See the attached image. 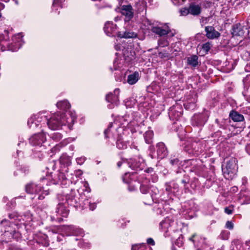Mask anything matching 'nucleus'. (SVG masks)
I'll return each instance as SVG.
<instances>
[{
  "instance_id": "nucleus-45",
  "label": "nucleus",
  "mask_w": 250,
  "mask_h": 250,
  "mask_svg": "<svg viewBox=\"0 0 250 250\" xmlns=\"http://www.w3.org/2000/svg\"><path fill=\"white\" fill-rule=\"evenodd\" d=\"M158 44L161 47H164L167 46L169 44V42L167 40L162 39L158 41Z\"/></svg>"
},
{
  "instance_id": "nucleus-32",
  "label": "nucleus",
  "mask_w": 250,
  "mask_h": 250,
  "mask_svg": "<svg viewBox=\"0 0 250 250\" xmlns=\"http://www.w3.org/2000/svg\"><path fill=\"white\" fill-rule=\"evenodd\" d=\"M29 172V169L27 167L21 166L14 172L15 175L25 176Z\"/></svg>"
},
{
  "instance_id": "nucleus-55",
  "label": "nucleus",
  "mask_w": 250,
  "mask_h": 250,
  "mask_svg": "<svg viewBox=\"0 0 250 250\" xmlns=\"http://www.w3.org/2000/svg\"><path fill=\"white\" fill-rule=\"evenodd\" d=\"M61 3L62 0H54L52 4V7L54 8L56 6L58 5H60V6L62 7Z\"/></svg>"
},
{
  "instance_id": "nucleus-31",
  "label": "nucleus",
  "mask_w": 250,
  "mask_h": 250,
  "mask_svg": "<svg viewBox=\"0 0 250 250\" xmlns=\"http://www.w3.org/2000/svg\"><path fill=\"white\" fill-rule=\"evenodd\" d=\"M229 116L234 122H241L244 120V117L243 115L238 112L232 111L229 114Z\"/></svg>"
},
{
  "instance_id": "nucleus-64",
  "label": "nucleus",
  "mask_w": 250,
  "mask_h": 250,
  "mask_svg": "<svg viewBox=\"0 0 250 250\" xmlns=\"http://www.w3.org/2000/svg\"><path fill=\"white\" fill-rule=\"evenodd\" d=\"M83 247H85V248H88L89 247H90V243H89V242H84V244H83Z\"/></svg>"
},
{
  "instance_id": "nucleus-61",
  "label": "nucleus",
  "mask_w": 250,
  "mask_h": 250,
  "mask_svg": "<svg viewBox=\"0 0 250 250\" xmlns=\"http://www.w3.org/2000/svg\"><path fill=\"white\" fill-rule=\"evenodd\" d=\"M67 228L69 230H70L71 231V233L75 234L74 231L76 229L75 226L72 225L69 226L67 227Z\"/></svg>"
},
{
  "instance_id": "nucleus-41",
  "label": "nucleus",
  "mask_w": 250,
  "mask_h": 250,
  "mask_svg": "<svg viewBox=\"0 0 250 250\" xmlns=\"http://www.w3.org/2000/svg\"><path fill=\"white\" fill-rule=\"evenodd\" d=\"M211 44L209 42L204 43L202 45V49L205 53H208L211 48Z\"/></svg>"
},
{
  "instance_id": "nucleus-17",
  "label": "nucleus",
  "mask_w": 250,
  "mask_h": 250,
  "mask_svg": "<svg viewBox=\"0 0 250 250\" xmlns=\"http://www.w3.org/2000/svg\"><path fill=\"white\" fill-rule=\"evenodd\" d=\"M199 144L197 142H193L190 144L186 145L185 147V151L192 155H198L201 152L199 148Z\"/></svg>"
},
{
  "instance_id": "nucleus-46",
  "label": "nucleus",
  "mask_w": 250,
  "mask_h": 250,
  "mask_svg": "<svg viewBox=\"0 0 250 250\" xmlns=\"http://www.w3.org/2000/svg\"><path fill=\"white\" fill-rule=\"evenodd\" d=\"M86 204H89V209L91 210H94L96 207H97V205H96V204L95 203H91L90 202H89L88 200H86L84 201V205H86Z\"/></svg>"
},
{
  "instance_id": "nucleus-33",
  "label": "nucleus",
  "mask_w": 250,
  "mask_h": 250,
  "mask_svg": "<svg viewBox=\"0 0 250 250\" xmlns=\"http://www.w3.org/2000/svg\"><path fill=\"white\" fill-rule=\"evenodd\" d=\"M118 36L120 38H133L137 37V34L134 32L125 31L119 32L118 33Z\"/></svg>"
},
{
  "instance_id": "nucleus-34",
  "label": "nucleus",
  "mask_w": 250,
  "mask_h": 250,
  "mask_svg": "<svg viewBox=\"0 0 250 250\" xmlns=\"http://www.w3.org/2000/svg\"><path fill=\"white\" fill-rule=\"evenodd\" d=\"M60 162L64 167H68L71 164L70 158L66 155H62L60 158ZM65 168V167H64Z\"/></svg>"
},
{
  "instance_id": "nucleus-40",
  "label": "nucleus",
  "mask_w": 250,
  "mask_h": 250,
  "mask_svg": "<svg viewBox=\"0 0 250 250\" xmlns=\"http://www.w3.org/2000/svg\"><path fill=\"white\" fill-rule=\"evenodd\" d=\"M165 190L168 193H170L173 192L172 188V185L171 182H167L165 184Z\"/></svg>"
},
{
  "instance_id": "nucleus-59",
  "label": "nucleus",
  "mask_w": 250,
  "mask_h": 250,
  "mask_svg": "<svg viewBox=\"0 0 250 250\" xmlns=\"http://www.w3.org/2000/svg\"><path fill=\"white\" fill-rule=\"evenodd\" d=\"M147 244L151 246L155 245V242L154 240L151 238H149L146 240Z\"/></svg>"
},
{
  "instance_id": "nucleus-16",
  "label": "nucleus",
  "mask_w": 250,
  "mask_h": 250,
  "mask_svg": "<svg viewBox=\"0 0 250 250\" xmlns=\"http://www.w3.org/2000/svg\"><path fill=\"white\" fill-rule=\"evenodd\" d=\"M127 165L131 169L136 170H142L144 166L143 163V159L140 158L129 159L127 161Z\"/></svg>"
},
{
  "instance_id": "nucleus-44",
  "label": "nucleus",
  "mask_w": 250,
  "mask_h": 250,
  "mask_svg": "<svg viewBox=\"0 0 250 250\" xmlns=\"http://www.w3.org/2000/svg\"><path fill=\"white\" fill-rule=\"evenodd\" d=\"M243 82L245 87H249L250 85V76L248 75L244 78Z\"/></svg>"
},
{
  "instance_id": "nucleus-50",
  "label": "nucleus",
  "mask_w": 250,
  "mask_h": 250,
  "mask_svg": "<svg viewBox=\"0 0 250 250\" xmlns=\"http://www.w3.org/2000/svg\"><path fill=\"white\" fill-rule=\"evenodd\" d=\"M112 126H113V123H110L108 125L107 128L104 130V134L105 137L106 138L108 137V134H109V133L110 131V128H111L112 127Z\"/></svg>"
},
{
  "instance_id": "nucleus-25",
  "label": "nucleus",
  "mask_w": 250,
  "mask_h": 250,
  "mask_svg": "<svg viewBox=\"0 0 250 250\" xmlns=\"http://www.w3.org/2000/svg\"><path fill=\"white\" fill-rule=\"evenodd\" d=\"M140 78L139 74L135 71L133 73L129 74L127 76V82L130 85H133L136 83Z\"/></svg>"
},
{
  "instance_id": "nucleus-14",
  "label": "nucleus",
  "mask_w": 250,
  "mask_h": 250,
  "mask_svg": "<svg viewBox=\"0 0 250 250\" xmlns=\"http://www.w3.org/2000/svg\"><path fill=\"white\" fill-rule=\"evenodd\" d=\"M182 112L183 109L181 106L176 104L170 107L168 116L170 120H178L182 116Z\"/></svg>"
},
{
  "instance_id": "nucleus-30",
  "label": "nucleus",
  "mask_w": 250,
  "mask_h": 250,
  "mask_svg": "<svg viewBox=\"0 0 250 250\" xmlns=\"http://www.w3.org/2000/svg\"><path fill=\"white\" fill-rule=\"evenodd\" d=\"M189 7L190 14L191 15L197 16L200 14L201 7L199 5L191 3L190 4Z\"/></svg>"
},
{
  "instance_id": "nucleus-20",
  "label": "nucleus",
  "mask_w": 250,
  "mask_h": 250,
  "mask_svg": "<svg viewBox=\"0 0 250 250\" xmlns=\"http://www.w3.org/2000/svg\"><path fill=\"white\" fill-rule=\"evenodd\" d=\"M117 29V25L112 22L107 21L105 23L104 30L108 36H114Z\"/></svg>"
},
{
  "instance_id": "nucleus-42",
  "label": "nucleus",
  "mask_w": 250,
  "mask_h": 250,
  "mask_svg": "<svg viewBox=\"0 0 250 250\" xmlns=\"http://www.w3.org/2000/svg\"><path fill=\"white\" fill-rule=\"evenodd\" d=\"M9 217L10 219L21 220V216H20L17 212H13L9 214Z\"/></svg>"
},
{
  "instance_id": "nucleus-43",
  "label": "nucleus",
  "mask_w": 250,
  "mask_h": 250,
  "mask_svg": "<svg viewBox=\"0 0 250 250\" xmlns=\"http://www.w3.org/2000/svg\"><path fill=\"white\" fill-rule=\"evenodd\" d=\"M170 163L172 166L175 167H178L180 165V161L177 158H171L170 159Z\"/></svg>"
},
{
  "instance_id": "nucleus-23",
  "label": "nucleus",
  "mask_w": 250,
  "mask_h": 250,
  "mask_svg": "<svg viewBox=\"0 0 250 250\" xmlns=\"http://www.w3.org/2000/svg\"><path fill=\"white\" fill-rule=\"evenodd\" d=\"M198 57L196 55L187 58V64L191 68H195L199 65Z\"/></svg>"
},
{
  "instance_id": "nucleus-2",
  "label": "nucleus",
  "mask_w": 250,
  "mask_h": 250,
  "mask_svg": "<svg viewBox=\"0 0 250 250\" xmlns=\"http://www.w3.org/2000/svg\"><path fill=\"white\" fill-rule=\"evenodd\" d=\"M175 223L169 218H165L160 223V227L166 237L170 236L173 245L180 248L183 245V237L178 229H174Z\"/></svg>"
},
{
  "instance_id": "nucleus-11",
  "label": "nucleus",
  "mask_w": 250,
  "mask_h": 250,
  "mask_svg": "<svg viewBox=\"0 0 250 250\" xmlns=\"http://www.w3.org/2000/svg\"><path fill=\"white\" fill-rule=\"evenodd\" d=\"M49 116V113L46 112H41L37 115L31 117L28 121V123L29 124L31 123L33 124L34 122L37 121L39 124H41V126L45 124L47 125Z\"/></svg>"
},
{
  "instance_id": "nucleus-63",
  "label": "nucleus",
  "mask_w": 250,
  "mask_h": 250,
  "mask_svg": "<svg viewBox=\"0 0 250 250\" xmlns=\"http://www.w3.org/2000/svg\"><path fill=\"white\" fill-rule=\"evenodd\" d=\"M188 104H189V108H194L195 107V104L194 103H190V102H188L187 104L185 105L186 106V108L187 107L188 105Z\"/></svg>"
},
{
  "instance_id": "nucleus-60",
  "label": "nucleus",
  "mask_w": 250,
  "mask_h": 250,
  "mask_svg": "<svg viewBox=\"0 0 250 250\" xmlns=\"http://www.w3.org/2000/svg\"><path fill=\"white\" fill-rule=\"evenodd\" d=\"M76 161L78 164L82 165L85 161V158L84 157H81V158H77Z\"/></svg>"
},
{
  "instance_id": "nucleus-29",
  "label": "nucleus",
  "mask_w": 250,
  "mask_h": 250,
  "mask_svg": "<svg viewBox=\"0 0 250 250\" xmlns=\"http://www.w3.org/2000/svg\"><path fill=\"white\" fill-rule=\"evenodd\" d=\"M116 147L119 149H125L127 148L128 142L124 140L122 136H119L116 141Z\"/></svg>"
},
{
  "instance_id": "nucleus-9",
  "label": "nucleus",
  "mask_w": 250,
  "mask_h": 250,
  "mask_svg": "<svg viewBox=\"0 0 250 250\" xmlns=\"http://www.w3.org/2000/svg\"><path fill=\"white\" fill-rule=\"evenodd\" d=\"M80 194L78 192H76L72 189L70 193L67 194L65 196V202L66 205L77 207L81 205V199Z\"/></svg>"
},
{
  "instance_id": "nucleus-38",
  "label": "nucleus",
  "mask_w": 250,
  "mask_h": 250,
  "mask_svg": "<svg viewBox=\"0 0 250 250\" xmlns=\"http://www.w3.org/2000/svg\"><path fill=\"white\" fill-rule=\"evenodd\" d=\"M23 220H25V223L27 224H29L31 221L33 220V217L30 212L28 211L26 212L24 215V218Z\"/></svg>"
},
{
  "instance_id": "nucleus-37",
  "label": "nucleus",
  "mask_w": 250,
  "mask_h": 250,
  "mask_svg": "<svg viewBox=\"0 0 250 250\" xmlns=\"http://www.w3.org/2000/svg\"><path fill=\"white\" fill-rule=\"evenodd\" d=\"M190 178L188 175L185 174L183 179L181 180V183L183 185L185 190L188 189V184H189Z\"/></svg>"
},
{
  "instance_id": "nucleus-62",
  "label": "nucleus",
  "mask_w": 250,
  "mask_h": 250,
  "mask_svg": "<svg viewBox=\"0 0 250 250\" xmlns=\"http://www.w3.org/2000/svg\"><path fill=\"white\" fill-rule=\"evenodd\" d=\"M127 176L128 174L125 173V174L123 177V180L125 183L128 184L129 183V182L128 180H126V178H127Z\"/></svg>"
},
{
  "instance_id": "nucleus-36",
  "label": "nucleus",
  "mask_w": 250,
  "mask_h": 250,
  "mask_svg": "<svg viewBox=\"0 0 250 250\" xmlns=\"http://www.w3.org/2000/svg\"><path fill=\"white\" fill-rule=\"evenodd\" d=\"M132 250H152V249L146 244H142L140 246H133Z\"/></svg>"
},
{
  "instance_id": "nucleus-57",
  "label": "nucleus",
  "mask_w": 250,
  "mask_h": 250,
  "mask_svg": "<svg viewBox=\"0 0 250 250\" xmlns=\"http://www.w3.org/2000/svg\"><path fill=\"white\" fill-rule=\"evenodd\" d=\"M118 61V60L117 59H116L114 61V63H113V64H114V70H118L121 67L119 65V64H118V62H117Z\"/></svg>"
},
{
  "instance_id": "nucleus-48",
  "label": "nucleus",
  "mask_w": 250,
  "mask_h": 250,
  "mask_svg": "<svg viewBox=\"0 0 250 250\" xmlns=\"http://www.w3.org/2000/svg\"><path fill=\"white\" fill-rule=\"evenodd\" d=\"M181 14L182 16H186L188 14H190L189 12V7L187 8H182L180 10Z\"/></svg>"
},
{
  "instance_id": "nucleus-6",
  "label": "nucleus",
  "mask_w": 250,
  "mask_h": 250,
  "mask_svg": "<svg viewBox=\"0 0 250 250\" xmlns=\"http://www.w3.org/2000/svg\"><path fill=\"white\" fill-rule=\"evenodd\" d=\"M188 240L193 243L195 250H205L209 246L207 238L196 233L189 237Z\"/></svg>"
},
{
  "instance_id": "nucleus-52",
  "label": "nucleus",
  "mask_w": 250,
  "mask_h": 250,
  "mask_svg": "<svg viewBox=\"0 0 250 250\" xmlns=\"http://www.w3.org/2000/svg\"><path fill=\"white\" fill-rule=\"evenodd\" d=\"M171 185H172V188L173 192L178 191L179 186H178V184H177L176 183H174V182L173 183L171 182Z\"/></svg>"
},
{
  "instance_id": "nucleus-39",
  "label": "nucleus",
  "mask_w": 250,
  "mask_h": 250,
  "mask_svg": "<svg viewBox=\"0 0 250 250\" xmlns=\"http://www.w3.org/2000/svg\"><path fill=\"white\" fill-rule=\"evenodd\" d=\"M62 135L59 132L52 133L50 135V138L56 142H58L62 139Z\"/></svg>"
},
{
  "instance_id": "nucleus-22",
  "label": "nucleus",
  "mask_w": 250,
  "mask_h": 250,
  "mask_svg": "<svg viewBox=\"0 0 250 250\" xmlns=\"http://www.w3.org/2000/svg\"><path fill=\"white\" fill-rule=\"evenodd\" d=\"M231 34L233 36H243L244 34V31L242 26L240 23L233 25Z\"/></svg>"
},
{
  "instance_id": "nucleus-1",
  "label": "nucleus",
  "mask_w": 250,
  "mask_h": 250,
  "mask_svg": "<svg viewBox=\"0 0 250 250\" xmlns=\"http://www.w3.org/2000/svg\"><path fill=\"white\" fill-rule=\"evenodd\" d=\"M76 119L75 113L68 112L67 114L60 113L54 114L51 117L49 116L47 125L52 130L59 129L62 125H72Z\"/></svg>"
},
{
  "instance_id": "nucleus-5",
  "label": "nucleus",
  "mask_w": 250,
  "mask_h": 250,
  "mask_svg": "<svg viewBox=\"0 0 250 250\" xmlns=\"http://www.w3.org/2000/svg\"><path fill=\"white\" fill-rule=\"evenodd\" d=\"M42 187L41 185L31 183L27 184L25 186V190L27 193L29 194H35V196L32 198H37L39 200H42L45 196L49 194L48 189L43 190L42 191Z\"/></svg>"
},
{
  "instance_id": "nucleus-13",
  "label": "nucleus",
  "mask_w": 250,
  "mask_h": 250,
  "mask_svg": "<svg viewBox=\"0 0 250 250\" xmlns=\"http://www.w3.org/2000/svg\"><path fill=\"white\" fill-rule=\"evenodd\" d=\"M209 117L208 111H205L204 113L195 114L192 118V124L194 125L201 126L207 121Z\"/></svg>"
},
{
  "instance_id": "nucleus-58",
  "label": "nucleus",
  "mask_w": 250,
  "mask_h": 250,
  "mask_svg": "<svg viewBox=\"0 0 250 250\" xmlns=\"http://www.w3.org/2000/svg\"><path fill=\"white\" fill-rule=\"evenodd\" d=\"M127 161H128V160L126 159H122L121 161H120L117 163L118 167H120L123 163H125V164H126L127 165Z\"/></svg>"
},
{
  "instance_id": "nucleus-56",
  "label": "nucleus",
  "mask_w": 250,
  "mask_h": 250,
  "mask_svg": "<svg viewBox=\"0 0 250 250\" xmlns=\"http://www.w3.org/2000/svg\"><path fill=\"white\" fill-rule=\"evenodd\" d=\"M174 5L182 4L185 0H171Z\"/></svg>"
},
{
  "instance_id": "nucleus-8",
  "label": "nucleus",
  "mask_w": 250,
  "mask_h": 250,
  "mask_svg": "<svg viewBox=\"0 0 250 250\" xmlns=\"http://www.w3.org/2000/svg\"><path fill=\"white\" fill-rule=\"evenodd\" d=\"M236 160L235 158L229 160L225 167L222 166V171L224 177L228 179H232L236 172Z\"/></svg>"
},
{
  "instance_id": "nucleus-53",
  "label": "nucleus",
  "mask_w": 250,
  "mask_h": 250,
  "mask_svg": "<svg viewBox=\"0 0 250 250\" xmlns=\"http://www.w3.org/2000/svg\"><path fill=\"white\" fill-rule=\"evenodd\" d=\"M27 124L30 128H35L40 125L39 123L37 122V121L34 122L33 124L31 123L30 124H29L27 123Z\"/></svg>"
},
{
  "instance_id": "nucleus-15",
  "label": "nucleus",
  "mask_w": 250,
  "mask_h": 250,
  "mask_svg": "<svg viewBox=\"0 0 250 250\" xmlns=\"http://www.w3.org/2000/svg\"><path fill=\"white\" fill-rule=\"evenodd\" d=\"M120 93V89L116 88L113 93H109L106 96V100L107 102L110 103L111 104H109L108 107L109 108H113V104L117 105L119 102L118 96Z\"/></svg>"
},
{
  "instance_id": "nucleus-24",
  "label": "nucleus",
  "mask_w": 250,
  "mask_h": 250,
  "mask_svg": "<svg viewBox=\"0 0 250 250\" xmlns=\"http://www.w3.org/2000/svg\"><path fill=\"white\" fill-rule=\"evenodd\" d=\"M147 183V180L146 179L142 182V184L141 185L140 188L141 192L144 194H146L149 192L150 189H151V191H154L156 193V191L157 190V189L154 187L150 188L146 184Z\"/></svg>"
},
{
  "instance_id": "nucleus-27",
  "label": "nucleus",
  "mask_w": 250,
  "mask_h": 250,
  "mask_svg": "<svg viewBox=\"0 0 250 250\" xmlns=\"http://www.w3.org/2000/svg\"><path fill=\"white\" fill-rule=\"evenodd\" d=\"M123 54L125 60L127 62H130L134 58L135 52L131 51L129 48L123 50Z\"/></svg>"
},
{
  "instance_id": "nucleus-35",
  "label": "nucleus",
  "mask_w": 250,
  "mask_h": 250,
  "mask_svg": "<svg viewBox=\"0 0 250 250\" xmlns=\"http://www.w3.org/2000/svg\"><path fill=\"white\" fill-rule=\"evenodd\" d=\"M153 133L152 131H146L144 134V138L146 143L149 144L152 142Z\"/></svg>"
},
{
  "instance_id": "nucleus-51",
  "label": "nucleus",
  "mask_w": 250,
  "mask_h": 250,
  "mask_svg": "<svg viewBox=\"0 0 250 250\" xmlns=\"http://www.w3.org/2000/svg\"><path fill=\"white\" fill-rule=\"evenodd\" d=\"M226 227L228 229H232L233 228V223L231 221H227L226 224Z\"/></svg>"
},
{
  "instance_id": "nucleus-49",
  "label": "nucleus",
  "mask_w": 250,
  "mask_h": 250,
  "mask_svg": "<svg viewBox=\"0 0 250 250\" xmlns=\"http://www.w3.org/2000/svg\"><path fill=\"white\" fill-rule=\"evenodd\" d=\"M225 212L227 214H231L233 211V207L229 206L225 208Z\"/></svg>"
},
{
  "instance_id": "nucleus-54",
  "label": "nucleus",
  "mask_w": 250,
  "mask_h": 250,
  "mask_svg": "<svg viewBox=\"0 0 250 250\" xmlns=\"http://www.w3.org/2000/svg\"><path fill=\"white\" fill-rule=\"evenodd\" d=\"M167 30L168 31V34L167 35H168V36L170 37L174 36V35L176 34L175 31L174 30L172 31L170 30L168 26H167Z\"/></svg>"
},
{
  "instance_id": "nucleus-18",
  "label": "nucleus",
  "mask_w": 250,
  "mask_h": 250,
  "mask_svg": "<svg viewBox=\"0 0 250 250\" xmlns=\"http://www.w3.org/2000/svg\"><path fill=\"white\" fill-rule=\"evenodd\" d=\"M121 12L125 16V21H129L133 17L132 7L130 5H123L121 8Z\"/></svg>"
},
{
  "instance_id": "nucleus-47",
  "label": "nucleus",
  "mask_w": 250,
  "mask_h": 250,
  "mask_svg": "<svg viewBox=\"0 0 250 250\" xmlns=\"http://www.w3.org/2000/svg\"><path fill=\"white\" fill-rule=\"evenodd\" d=\"M158 56L162 59L168 58L169 53L166 51H163L158 53Z\"/></svg>"
},
{
  "instance_id": "nucleus-7",
  "label": "nucleus",
  "mask_w": 250,
  "mask_h": 250,
  "mask_svg": "<svg viewBox=\"0 0 250 250\" xmlns=\"http://www.w3.org/2000/svg\"><path fill=\"white\" fill-rule=\"evenodd\" d=\"M156 148L157 149V154H155L154 147L149 146L150 153L149 155L151 159L157 158L158 159H162L167 155L168 150L164 143L162 142L157 143Z\"/></svg>"
},
{
  "instance_id": "nucleus-26",
  "label": "nucleus",
  "mask_w": 250,
  "mask_h": 250,
  "mask_svg": "<svg viewBox=\"0 0 250 250\" xmlns=\"http://www.w3.org/2000/svg\"><path fill=\"white\" fill-rule=\"evenodd\" d=\"M56 105L58 108L65 111L68 110L71 107L70 104L66 100H63L58 102L56 104Z\"/></svg>"
},
{
  "instance_id": "nucleus-4",
  "label": "nucleus",
  "mask_w": 250,
  "mask_h": 250,
  "mask_svg": "<svg viewBox=\"0 0 250 250\" xmlns=\"http://www.w3.org/2000/svg\"><path fill=\"white\" fill-rule=\"evenodd\" d=\"M68 168L66 167L65 169H62L61 171H58L56 174H54L52 177L53 183L54 184H59V183L63 188H67L70 184H75L77 180H75L74 177H71L70 180L68 179L67 177H69L68 171ZM75 178L77 179V177L75 176Z\"/></svg>"
},
{
  "instance_id": "nucleus-19",
  "label": "nucleus",
  "mask_w": 250,
  "mask_h": 250,
  "mask_svg": "<svg viewBox=\"0 0 250 250\" xmlns=\"http://www.w3.org/2000/svg\"><path fill=\"white\" fill-rule=\"evenodd\" d=\"M0 225L1 226L3 227H4L5 225L7 226L4 229L5 235H9V234H10V236H11L12 238L14 239H15L16 237H18L19 235L18 232H17L15 230H11L10 229V227L9 225V222L8 221V220L6 219L2 220L0 222Z\"/></svg>"
},
{
  "instance_id": "nucleus-3",
  "label": "nucleus",
  "mask_w": 250,
  "mask_h": 250,
  "mask_svg": "<svg viewBox=\"0 0 250 250\" xmlns=\"http://www.w3.org/2000/svg\"><path fill=\"white\" fill-rule=\"evenodd\" d=\"M4 34L0 35V46L2 51L8 50L11 51H18L24 43L23 36L21 33L12 37V41L9 40L8 32L4 30Z\"/></svg>"
},
{
  "instance_id": "nucleus-10",
  "label": "nucleus",
  "mask_w": 250,
  "mask_h": 250,
  "mask_svg": "<svg viewBox=\"0 0 250 250\" xmlns=\"http://www.w3.org/2000/svg\"><path fill=\"white\" fill-rule=\"evenodd\" d=\"M69 212V210L67 209L66 204L64 202L60 203L58 205L56 209V217L54 216V219L59 222H61L63 220L62 217H67Z\"/></svg>"
},
{
  "instance_id": "nucleus-28",
  "label": "nucleus",
  "mask_w": 250,
  "mask_h": 250,
  "mask_svg": "<svg viewBox=\"0 0 250 250\" xmlns=\"http://www.w3.org/2000/svg\"><path fill=\"white\" fill-rule=\"evenodd\" d=\"M151 30L153 33H155L160 36H165L168 34L167 27L163 29L159 26H152Z\"/></svg>"
},
{
  "instance_id": "nucleus-21",
  "label": "nucleus",
  "mask_w": 250,
  "mask_h": 250,
  "mask_svg": "<svg viewBox=\"0 0 250 250\" xmlns=\"http://www.w3.org/2000/svg\"><path fill=\"white\" fill-rule=\"evenodd\" d=\"M205 32L206 36L208 39H213L218 38L220 36V34L216 31L214 28L211 26H208L205 27Z\"/></svg>"
},
{
  "instance_id": "nucleus-12",
  "label": "nucleus",
  "mask_w": 250,
  "mask_h": 250,
  "mask_svg": "<svg viewBox=\"0 0 250 250\" xmlns=\"http://www.w3.org/2000/svg\"><path fill=\"white\" fill-rule=\"evenodd\" d=\"M46 140L45 135L43 132L35 134L29 139V142L33 146H39L43 147V144Z\"/></svg>"
}]
</instances>
